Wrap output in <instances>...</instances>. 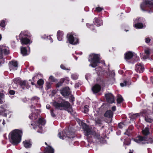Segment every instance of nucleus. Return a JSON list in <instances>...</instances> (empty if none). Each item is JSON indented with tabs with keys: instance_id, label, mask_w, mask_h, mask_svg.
<instances>
[{
	"instance_id": "nucleus-26",
	"label": "nucleus",
	"mask_w": 153,
	"mask_h": 153,
	"mask_svg": "<svg viewBox=\"0 0 153 153\" xmlns=\"http://www.w3.org/2000/svg\"><path fill=\"white\" fill-rule=\"evenodd\" d=\"M134 27L136 28L140 29L143 27L144 26L142 23H139L135 24Z\"/></svg>"
},
{
	"instance_id": "nucleus-64",
	"label": "nucleus",
	"mask_w": 153,
	"mask_h": 153,
	"mask_svg": "<svg viewBox=\"0 0 153 153\" xmlns=\"http://www.w3.org/2000/svg\"><path fill=\"white\" fill-rule=\"evenodd\" d=\"M1 35L0 34V40H1Z\"/></svg>"
},
{
	"instance_id": "nucleus-28",
	"label": "nucleus",
	"mask_w": 153,
	"mask_h": 153,
	"mask_svg": "<svg viewBox=\"0 0 153 153\" xmlns=\"http://www.w3.org/2000/svg\"><path fill=\"white\" fill-rule=\"evenodd\" d=\"M123 98L121 95H118L117 98V101L118 103H121L123 101Z\"/></svg>"
},
{
	"instance_id": "nucleus-25",
	"label": "nucleus",
	"mask_w": 153,
	"mask_h": 153,
	"mask_svg": "<svg viewBox=\"0 0 153 153\" xmlns=\"http://www.w3.org/2000/svg\"><path fill=\"white\" fill-rule=\"evenodd\" d=\"M142 133L145 135H147L149 134V128L146 127L142 131Z\"/></svg>"
},
{
	"instance_id": "nucleus-51",
	"label": "nucleus",
	"mask_w": 153,
	"mask_h": 153,
	"mask_svg": "<svg viewBox=\"0 0 153 153\" xmlns=\"http://www.w3.org/2000/svg\"><path fill=\"white\" fill-rule=\"evenodd\" d=\"M62 82H59L56 85V86L57 87H59L62 84Z\"/></svg>"
},
{
	"instance_id": "nucleus-52",
	"label": "nucleus",
	"mask_w": 153,
	"mask_h": 153,
	"mask_svg": "<svg viewBox=\"0 0 153 153\" xmlns=\"http://www.w3.org/2000/svg\"><path fill=\"white\" fill-rule=\"evenodd\" d=\"M94 113H95L94 114V115L95 116H97L99 115V112L97 111H96V112H95L94 111Z\"/></svg>"
},
{
	"instance_id": "nucleus-48",
	"label": "nucleus",
	"mask_w": 153,
	"mask_h": 153,
	"mask_svg": "<svg viewBox=\"0 0 153 153\" xmlns=\"http://www.w3.org/2000/svg\"><path fill=\"white\" fill-rule=\"evenodd\" d=\"M150 41V39L149 38H147L146 39V42L147 43H149Z\"/></svg>"
},
{
	"instance_id": "nucleus-56",
	"label": "nucleus",
	"mask_w": 153,
	"mask_h": 153,
	"mask_svg": "<svg viewBox=\"0 0 153 153\" xmlns=\"http://www.w3.org/2000/svg\"><path fill=\"white\" fill-rule=\"evenodd\" d=\"M95 137H96L98 138V139H99L100 138V135H99L98 134H96L95 135Z\"/></svg>"
},
{
	"instance_id": "nucleus-43",
	"label": "nucleus",
	"mask_w": 153,
	"mask_h": 153,
	"mask_svg": "<svg viewBox=\"0 0 153 153\" xmlns=\"http://www.w3.org/2000/svg\"><path fill=\"white\" fill-rule=\"evenodd\" d=\"M124 126V125L123 123H120L118 124V127L120 128H123Z\"/></svg>"
},
{
	"instance_id": "nucleus-11",
	"label": "nucleus",
	"mask_w": 153,
	"mask_h": 153,
	"mask_svg": "<svg viewBox=\"0 0 153 153\" xmlns=\"http://www.w3.org/2000/svg\"><path fill=\"white\" fill-rule=\"evenodd\" d=\"M135 70L140 73H142L144 71V68L140 63H138L135 66Z\"/></svg>"
},
{
	"instance_id": "nucleus-57",
	"label": "nucleus",
	"mask_w": 153,
	"mask_h": 153,
	"mask_svg": "<svg viewBox=\"0 0 153 153\" xmlns=\"http://www.w3.org/2000/svg\"><path fill=\"white\" fill-rule=\"evenodd\" d=\"M111 109L113 111H115L116 110V107L115 106H113L111 108Z\"/></svg>"
},
{
	"instance_id": "nucleus-24",
	"label": "nucleus",
	"mask_w": 153,
	"mask_h": 153,
	"mask_svg": "<svg viewBox=\"0 0 153 153\" xmlns=\"http://www.w3.org/2000/svg\"><path fill=\"white\" fill-rule=\"evenodd\" d=\"M95 24H96L97 26H100L102 25V22L99 20L98 19H95Z\"/></svg>"
},
{
	"instance_id": "nucleus-14",
	"label": "nucleus",
	"mask_w": 153,
	"mask_h": 153,
	"mask_svg": "<svg viewBox=\"0 0 153 153\" xmlns=\"http://www.w3.org/2000/svg\"><path fill=\"white\" fill-rule=\"evenodd\" d=\"M100 86L98 84L95 85L92 88V90L94 93H98L100 91Z\"/></svg>"
},
{
	"instance_id": "nucleus-50",
	"label": "nucleus",
	"mask_w": 153,
	"mask_h": 153,
	"mask_svg": "<svg viewBox=\"0 0 153 153\" xmlns=\"http://www.w3.org/2000/svg\"><path fill=\"white\" fill-rule=\"evenodd\" d=\"M47 38L48 39H49L50 40L51 42H53V39L50 36H48Z\"/></svg>"
},
{
	"instance_id": "nucleus-2",
	"label": "nucleus",
	"mask_w": 153,
	"mask_h": 153,
	"mask_svg": "<svg viewBox=\"0 0 153 153\" xmlns=\"http://www.w3.org/2000/svg\"><path fill=\"white\" fill-rule=\"evenodd\" d=\"M55 108L60 110H66L68 112H71L72 111V108L70 103L67 101H65L60 103L55 102L53 103Z\"/></svg>"
},
{
	"instance_id": "nucleus-29",
	"label": "nucleus",
	"mask_w": 153,
	"mask_h": 153,
	"mask_svg": "<svg viewBox=\"0 0 153 153\" xmlns=\"http://www.w3.org/2000/svg\"><path fill=\"white\" fill-rule=\"evenodd\" d=\"M39 100L38 98L36 97H33L32 98V102L34 104H36Z\"/></svg>"
},
{
	"instance_id": "nucleus-15",
	"label": "nucleus",
	"mask_w": 153,
	"mask_h": 153,
	"mask_svg": "<svg viewBox=\"0 0 153 153\" xmlns=\"http://www.w3.org/2000/svg\"><path fill=\"white\" fill-rule=\"evenodd\" d=\"M133 56V53L131 52L128 51L125 54V59H129L132 58Z\"/></svg>"
},
{
	"instance_id": "nucleus-4",
	"label": "nucleus",
	"mask_w": 153,
	"mask_h": 153,
	"mask_svg": "<svg viewBox=\"0 0 153 153\" xmlns=\"http://www.w3.org/2000/svg\"><path fill=\"white\" fill-rule=\"evenodd\" d=\"M75 35L73 33H71L67 35V42L72 45H76L78 43V39L75 37Z\"/></svg>"
},
{
	"instance_id": "nucleus-22",
	"label": "nucleus",
	"mask_w": 153,
	"mask_h": 153,
	"mask_svg": "<svg viewBox=\"0 0 153 153\" xmlns=\"http://www.w3.org/2000/svg\"><path fill=\"white\" fill-rule=\"evenodd\" d=\"M28 32L27 31H22L20 34V37L21 38H24L25 36H28Z\"/></svg>"
},
{
	"instance_id": "nucleus-9",
	"label": "nucleus",
	"mask_w": 153,
	"mask_h": 153,
	"mask_svg": "<svg viewBox=\"0 0 153 153\" xmlns=\"http://www.w3.org/2000/svg\"><path fill=\"white\" fill-rule=\"evenodd\" d=\"M2 51L4 54H7L9 53V51L8 49H6L4 46H0V59L2 57Z\"/></svg>"
},
{
	"instance_id": "nucleus-45",
	"label": "nucleus",
	"mask_w": 153,
	"mask_h": 153,
	"mask_svg": "<svg viewBox=\"0 0 153 153\" xmlns=\"http://www.w3.org/2000/svg\"><path fill=\"white\" fill-rule=\"evenodd\" d=\"M53 110H51V116L53 117H55V114H54L53 112Z\"/></svg>"
},
{
	"instance_id": "nucleus-8",
	"label": "nucleus",
	"mask_w": 153,
	"mask_h": 153,
	"mask_svg": "<svg viewBox=\"0 0 153 153\" xmlns=\"http://www.w3.org/2000/svg\"><path fill=\"white\" fill-rule=\"evenodd\" d=\"M38 110L34 109L32 113L30 115L29 117L31 119L35 120L38 117V113L37 112Z\"/></svg>"
},
{
	"instance_id": "nucleus-20",
	"label": "nucleus",
	"mask_w": 153,
	"mask_h": 153,
	"mask_svg": "<svg viewBox=\"0 0 153 153\" xmlns=\"http://www.w3.org/2000/svg\"><path fill=\"white\" fill-rule=\"evenodd\" d=\"M65 131H63L62 133L61 132L59 133L58 136L60 139H64L65 138H66V136L64 135L65 134Z\"/></svg>"
},
{
	"instance_id": "nucleus-49",
	"label": "nucleus",
	"mask_w": 153,
	"mask_h": 153,
	"mask_svg": "<svg viewBox=\"0 0 153 153\" xmlns=\"http://www.w3.org/2000/svg\"><path fill=\"white\" fill-rule=\"evenodd\" d=\"M9 93L10 94L14 95L15 93V92L13 90H10L9 92Z\"/></svg>"
},
{
	"instance_id": "nucleus-30",
	"label": "nucleus",
	"mask_w": 153,
	"mask_h": 153,
	"mask_svg": "<svg viewBox=\"0 0 153 153\" xmlns=\"http://www.w3.org/2000/svg\"><path fill=\"white\" fill-rule=\"evenodd\" d=\"M28 84V82L26 81H22L20 83V85L23 88L25 87L26 85Z\"/></svg>"
},
{
	"instance_id": "nucleus-35",
	"label": "nucleus",
	"mask_w": 153,
	"mask_h": 153,
	"mask_svg": "<svg viewBox=\"0 0 153 153\" xmlns=\"http://www.w3.org/2000/svg\"><path fill=\"white\" fill-rule=\"evenodd\" d=\"M49 80L51 82H55L56 81V79L52 76H51L49 77Z\"/></svg>"
},
{
	"instance_id": "nucleus-47",
	"label": "nucleus",
	"mask_w": 153,
	"mask_h": 153,
	"mask_svg": "<svg viewBox=\"0 0 153 153\" xmlns=\"http://www.w3.org/2000/svg\"><path fill=\"white\" fill-rule=\"evenodd\" d=\"M146 4H152V2L151 1V0H149L148 1L146 2Z\"/></svg>"
},
{
	"instance_id": "nucleus-62",
	"label": "nucleus",
	"mask_w": 153,
	"mask_h": 153,
	"mask_svg": "<svg viewBox=\"0 0 153 153\" xmlns=\"http://www.w3.org/2000/svg\"><path fill=\"white\" fill-rule=\"evenodd\" d=\"M2 124L3 125H4L5 123H4V120L3 121Z\"/></svg>"
},
{
	"instance_id": "nucleus-7",
	"label": "nucleus",
	"mask_w": 153,
	"mask_h": 153,
	"mask_svg": "<svg viewBox=\"0 0 153 153\" xmlns=\"http://www.w3.org/2000/svg\"><path fill=\"white\" fill-rule=\"evenodd\" d=\"M107 101L110 103H112L114 102V97L113 96L111 93H108L105 95Z\"/></svg>"
},
{
	"instance_id": "nucleus-27",
	"label": "nucleus",
	"mask_w": 153,
	"mask_h": 153,
	"mask_svg": "<svg viewBox=\"0 0 153 153\" xmlns=\"http://www.w3.org/2000/svg\"><path fill=\"white\" fill-rule=\"evenodd\" d=\"M102 118L100 117H98L95 118V122L98 124H101L102 122Z\"/></svg>"
},
{
	"instance_id": "nucleus-6",
	"label": "nucleus",
	"mask_w": 153,
	"mask_h": 153,
	"mask_svg": "<svg viewBox=\"0 0 153 153\" xmlns=\"http://www.w3.org/2000/svg\"><path fill=\"white\" fill-rule=\"evenodd\" d=\"M38 123L39 125L37 126L36 125V127H34L33 128H38L40 130H38V132L39 133H42V131H40L42 129L41 125L45 124V122L44 119L40 118L39 119Z\"/></svg>"
},
{
	"instance_id": "nucleus-34",
	"label": "nucleus",
	"mask_w": 153,
	"mask_h": 153,
	"mask_svg": "<svg viewBox=\"0 0 153 153\" xmlns=\"http://www.w3.org/2000/svg\"><path fill=\"white\" fill-rule=\"evenodd\" d=\"M145 120L147 122L149 123H151L153 121V120L148 117H146Z\"/></svg>"
},
{
	"instance_id": "nucleus-63",
	"label": "nucleus",
	"mask_w": 153,
	"mask_h": 153,
	"mask_svg": "<svg viewBox=\"0 0 153 153\" xmlns=\"http://www.w3.org/2000/svg\"><path fill=\"white\" fill-rule=\"evenodd\" d=\"M129 153H133L132 151L130 150L129 152Z\"/></svg>"
},
{
	"instance_id": "nucleus-32",
	"label": "nucleus",
	"mask_w": 153,
	"mask_h": 153,
	"mask_svg": "<svg viewBox=\"0 0 153 153\" xmlns=\"http://www.w3.org/2000/svg\"><path fill=\"white\" fill-rule=\"evenodd\" d=\"M64 131H65L66 132L65 133V134L64 135L65 136V135H67V137L68 138H71V137H73V136H71V135H72L71 134L72 133H70V132H68V131H67L66 130H64Z\"/></svg>"
},
{
	"instance_id": "nucleus-59",
	"label": "nucleus",
	"mask_w": 153,
	"mask_h": 153,
	"mask_svg": "<svg viewBox=\"0 0 153 153\" xmlns=\"http://www.w3.org/2000/svg\"><path fill=\"white\" fill-rule=\"evenodd\" d=\"M30 85H29L28 83V84H27L25 87L27 88L28 89L30 88Z\"/></svg>"
},
{
	"instance_id": "nucleus-44",
	"label": "nucleus",
	"mask_w": 153,
	"mask_h": 153,
	"mask_svg": "<svg viewBox=\"0 0 153 153\" xmlns=\"http://www.w3.org/2000/svg\"><path fill=\"white\" fill-rule=\"evenodd\" d=\"M46 86L48 89H49L51 87V84L50 82H47L46 84Z\"/></svg>"
},
{
	"instance_id": "nucleus-31",
	"label": "nucleus",
	"mask_w": 153,
	"mask_h": 153,
	"mask_svg": "<svg viewBox=\"0 0 153 153\" xmlns=\"http://www.w3.org/2000/svg\"><path fill=\"white\" fill-rule=\"evenodd\" d=\"M64 131H65L66 132L65 133V134L64 135L65 136V135H67V137L68 138H71V137H73V136H71V135H72L71 134L72 133H70V132H68V131H67L66 130H64Z\"/></svg>"
},
{
	"instance_id": "nucleus-33",
	"label": "nucleus",
	"mask_w": 153,
	"mask_h": 153,
	"mask_svg": "<svg viewBox=\"0 0 153 153\" xmlns=\"http://www.w3.org/2000/svg\"><path fill=\"white\" fill-rule=\"evenodd\" d=\"M4 95L3 94L0 93V104L3 103V100L4 99Z\"/></svg>"
},
{
	"instance_id": "nucleus-55",
	"label": "nucleus",
	"mask_w": 153,
	"mask_h": 153,
	"mask_svg": "<svg viewBox=\"0 0 153 153\" xmlns=\"http://www.w3.org/2000/svg\"><path fill=\"white\" fill-rule=\"evenodd\" d=\"M149 57V56H147V55H146V56H143V58L144 59H146L147 58H148Z\"/></svg>"
},
{
	"instance_id": "nucleus-5",
	"label": "nucleus",
	"mask_w": 153,
	"mask_h": 153,
	"mask_svg": "<svg viewBox=\"0 0 153 153\" xmlns=\"http://www.w3.org/2000/svg\"><path fill=\"white\" fill-rule=\"evenodd\" d=\"M81 125L82 126L85 134L86 136H88L93 134V133L91 130L90 128L85 123L81 122Z\"/></svg>"
},
{
	"instance_id": "nucleus-40",
	"label": "nucleus",
	"mask_w": 153,
	"mask_h": 153,
	"mask_svg": "<svg viewBox=\"0 0 153 153\" xmlns=\"http://www.w3.org/2000/svg\"><path fill=\"white\" fill-rule=\"evenodd\" d=\"M71 77L74 79H76L78 78L76 74H72L71 75Z\"/></svg>"
},
{
	"instance_id": "nucleus-3",
	"label": "nucleus",
	"mask_w": 153,
	"mask_h": 153,
	"mask_svg": "<svg viewBox=\"0 0 153 153\" xmlns=\"http://www.w3.org/2000/svg\"><path fill=\"white\" fill-rule=\"evenodd\" d=\"M90 58L91 59V61L89 66L93 68L97 66V64L100 62V58L99 55L92 53L90 55Z\"/></svg>"
},
{
	"instance_id": "nucleus-36",
	"label": "nucleus",
	"mask_w": 153,
	"mask_h": 153,
	"mask_svg": "<svg viewBox=\"0 0 153 153\" xmlns=\"http://www.w3.org/2000/svg\"><path fill=\"white\" fill-rule=\"evenodd\" d=\"M44 81L42 79H40L37 81V84L39 85H41L44 84Z\"/></svg>"
},
{
	"instance_id": "nucleus-23",
	"label": "nucleus",
	"mask_w": 153,
	"mask_h": 153,
	"mask_svg": "<svg viewBox=\"0 0 153 153\" xmlns=\"http://www.w3.org/2000/svg\"><path fill=\"white\" fill-rule=\"evenodd\" d=\"M129 115L130 118L132 119H136L140 116L139 114L138 113L135 114H129Z\"/></svg>"
},
{
	"instance_id": "nucleus-13",
	"label": "nucleus",
	"mask_w": 153,
	"mask_h": 153,
	"mask_svg": "<svg viewBox=\"0 0 153 153\" xmlns=\"http://www.w3.org/2000/svg\"><path fill=\"white\" fill-rule=\"evenodd\" d=\"M21 42L22 45H27L29 43H32V41L29 39L25 38H21Z\"/></svg>"
},
{
	"instance_id": "nucleus-41",
	"label": "nucleus",
	"mask_w": 153,
	"mask_h": 153,
	"mask_svg": "<svg viewBox=\"0 0 153 153\" xmlns=\"http://www.w3.org/2000/svg\"><path fill=\"white\" fill-rule=\"evenodd\" d=\"M103 10V8L102 7H97L96 8L95 10L97 11L98 12L101 11Z\"/></svg>"
},
{
	"instance_id": "nucleus-37",
	"label": "nucleus",
	"mask_w": 153,
	"mask_h": 153,
	"mask_svg": "<svg viewBox=\"0 0 153 153\" xmlns=\"http://www.w3.org/2000/svg\"><path fill=\"white\" fill-rule=\"evenodd\" d=\"M5 26V21L4 20H2L0 23V27L4 28Z\"/></svg>"
},
{
	"instance_id": "nucleus-1",
	"label": "nucleus",
	"mask_w": 153,
	"mask_h": 153,
	"mask_svg": "<svg viewBox=\"0 0 153 153\" xmlns=\"http://www.w3.org/2000/svg\"><path fill=\"white\" fill-rule=\"evenodd\" d=\"M22 134V132L20 130H15L13 131L9 135L10 142L14 145L19 143L21 141Z\"/></svg>"
},
{
	"instance_id": "nucleus-53",
	"label": "nucleus",
	"mask_w": 153,
	"mask_h": 153,
	"mask_svg": "<svg viewBox=\"0 0 153 153\" xmlns=\"http://www.w3.org/2000/svg\"><path fill=\"white\" fill-rule=\"evenodd\" d=\"M87 26L88 27L90 28H91V27H93V25H90L89 24H88L87 25Z\"/></svg>"
},
{
	"instance_id": "nucleus-39",
	"label": "nucleus",
	"mask_w": 153,
	"mask_h": 153,
	"mask_svg": "<svg viewBox=\"0 0 153 153\" xmlns=\"http://www.w3.org/2000/svg\"><path fill=\"white\" fill-rule=\"evenodd\" d=\"M145 53L146 55L149 56L150 54V51L149 49L147 48L145 50Z\"/></svg>"
},
{
	"instance_id": "nucleus-61",
	"label": "nucleus",
	"mask_w": 153,
	"mask_h": 153,
	"mask_svg": "<svg viewBox=\"0 0 153 153\" xmlns=\"http://www.w3.org/2000/svg\"><path fill=\"white\" fill-rule=\"evenodd\" d=\"M32 107H33V108H34V107H35V106H33V105H32L31 106V108H32Z\"/></svg>"
},
{
	"instance_id": "nucleus-46",
	"label": "nucleus",
	"mask_w": 153,
	"mask_h": 153,
	"mask_svg": "<svg viewBox=\"0 0 153 153\" xmlns=\"http://www.w3.org/2000/svg\"><path fill=\"white\" fill-rule=\"evenodd\" d=\"M145 4H146V3H144L143 4H141L140 7H141V9H142V10H143V8L144 7V6L145 5Z\"/></svg>"
},
{
	"instance_id": "nucleus-16",
	"label": "nucleus",
	"mask_w": 153,
	"mask_h": 153,
	"mask_svg": "<svg viewBox=\"0 0 153 153\" xmlns=\"http://www.w3.org/2000/svg\"><path fill=\"white\" fill-rule=\"evenodd\" d=\"M137 138L138 139H135L134 140L135 142L138 143H144L142 142L145 141V138L141 136H138Z\"/></svg>"
},
{
	"instance_id": "nucleus-21",
	"label": "nucleus",
	"mask_w": 153,
	"mask_h": 153,
	"mask_svg": "<svg viewBox=\"0 0 153 153\" xmlns=\"http://www.w3.org/2000/svg\"><path fill=\"white\" fill-rule=\"evenodd\" d=\"M21 53L24 56H25L28 54L27 49L25 47H21Z\"/></svg>"
},
{
	"instance_id": "nucleus-54",
	"label": "nucleus",
	"mask_w": 153,
	"mask_h": 153,
	"mask_svg": "<svg viewBox=\"0 0 153 153\" xmlns=\"http://www.w3.org/2000/svg\"><path fill=\"white\" fill-rule=\"evenodd\" d=\"M61 68L63 69H65L66 68H65L64 66L62 65H61L60 66Z\"/></svg>"
},
{
	"instance_id": "nucleus-17",
	"label": "nucleus",
	"mask_w": 153,
	"mask_h": 153,
	"mask_svg": "<svg viewBox=\"0 0 153 153\" xmlns=\"http://www.w3.org/2000/svg\"><path fill=\"white\" fill-rule=\"evenodd\" d=\"M104 115L106 117L111 118L113 116V113L111 110H108L105 112Z\"/></svg>"
},
{
	"instance_id": "nucleus-58",
	"label": "nucleus",
	"mask_w": 153,
	"mask_h": 153,
	"mask_svg": "<svg viewBox=\"0 0 153 153\" xmlns=\"http://www.w3.org/2000/svg\"><path fill=\"white\" fill-rule=\"evenodd\" d=\"M71 101L72 102L74 101V97L73 96H71Z\"/></svg>"
},
{
	"instance_id": "nucleus-18",
	"label": "nucleus",
	"mask_w": 153,
	"mask_h": 153,
	"mask_svg": "<svg viewBox=\"0 0 153 153\" xmlns=\"http://www.w3.org/2000/svg\"><path fill=\"white\" fill-rule=\"evenodd\" d=\"M23 143L24 146L26 148L30 147L31 144L30 140H26L23 141Z\"/></svg>"
},
{
	"instance_id": "nucleus-12",
	"label": "nucleus",
	"mask_w": 153,
	"mask_h": 153,
	"mask_svg": "<svg viewBox=\"0 0 153 153\" xmlns=\"http://www.w3.org/2000/svg\"><path fill=\"white\" fill-rule=\"evenodd\" d=\"M18 65V64L16 61H12V64L10 66V70H17Z\"/></svg>"
},
{
	"instance_id": "nucleus-38",
	"label": "nucleus",
	"mask_w": 153,
	"mask_h": 153,
	"mask_svg": "<svg viewBox=\"0 0 153 153\" xmlns=\"http://www.w3.org/2000/svg\"><path fill=\"white\" fill-rule=\"evenodd\" d=\"M89 106L87 105H86L84 106V112L85 113H87L89 110Z\"/></svg>"
},
{
	"instance_id": "nucleus-42",
	"label": "nucleus",
	"mask_w": 153,
	"mask_h": 153,
	"mask_svg": "<svg viewBox=\"0 0 153 153\" xmlns=\"http://www.w3.org/2000/svg\"><path fill=\"white\" fill-rule=\"evenodd\" d=\"M120 85L122 87H123L124 86L127 85V84L126 82V81H124L123 83H120Z\"/></svg>"
},
{
	"instance_id": "nucleus-19",
	"label": "nucleus",
	"mask_w": 153,
	"mask_h": 153,
	"mask_svg": "<svg viewBox=\"0 0 153 153\" xmlns=\"http://www.w3.org/2000/svg\"><path fill=\"white\" fill-rule=\"evenodd\" d=\"M57 36L58 40H62L63 36V32L62 31H58L57 33Z\"/></svg>"
},
{
	"instance_id": "nucleus-60",
	"label": "nucleus",
	"mask_w": 153,
	"mask_h": 153,
	"mask_svg": "<svg viewBox=\"0 0 153 153\" xmlns=\"http://www.w3.org/2000/svg\"><path fill=\"white\" fill-rule=\"evenodd\" d=\"M46 107L47 108L49 109L50 108V106L49 105H46Z\"/></svg>"
},
{
	"instance_id": "nucleus-10",
	"label": "nucleus",
	"mask_w": 153,
	"mask_h": 153,
	"mask_svg": "<svg viewBox=\"0 0 153 153\" xmlns=\"http://www.w3.org/2000/svg\"><path fill=\"white\" fill-rule=\"evenodd\" d=\"M60 93L64 97L67 96L70 94V92L68 87H66L61 90Z\"/></svg>"
}]
</instances>
